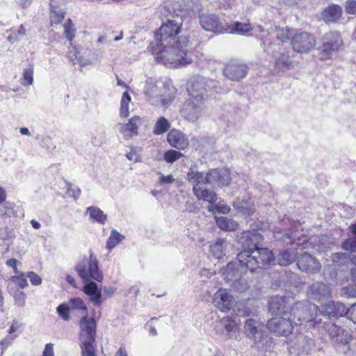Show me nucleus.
<instances>
[{
  "label": "nucleus",
  "instance_id": "f257e3e1",
  "mask_svg": "<svg viewBox=\"0 0 356 356\" xmlns=\"http://www.w3.org/2000/svg\"><path fill=\"white\" fill-rule=\"evenodd\" d=\"M286 299L275 296L269 301V311L276 316L268 321L267 327L278 335H288L293 330V325L312 321L317 314L318 307L311 302H297L287 310Z\"/></svg>",
  "mask_w": 356,
  "mask_h": 356
},
{
  "label": "nucleus",
  "instance_id": "f03ea898",
  "mask_svg": "<svg viewBox=\"0 0 356 356\" xmlns=\"http://www.w3.org/2000/svg\"><path fill=\"white\" fill-rule=\"evenodd\" d=\"M149 49L158 63L169 67H178L193 62L189 41L186 38L168 44H149Z\"/></svg>",
  "mask_w": 356,
  "mask_h": 356
},
{
  "label": "nucleus",
  "instance_id": "7ed1b4c3",
  "mask_svg": "<svg viewBox=\"0 0 356 356\" xmlns=\"http://www.w3.org/2000/svg\"><path fill=\"white\" fill-rule=\"evenodd\" d=\"M241 239L245 240L248 245H253L237 255L238 262L242 267L249 268L253 272L257 268H265L274 261L273 252L268 248H258V243L263 240V236L257 231H246L243 233Z\"/></svg>",
  "mask_w": 356,
  "mask_h": 356
},
{
  "label": "nucleus",
  "instance_id": "20e7f679",
  "mask_svg": "<svg viewBox=\"0 0 356 356\" xmlns=\"http://www.w3.org/2000/svg\"><path fill=\"white\" fill-rule=\"evenodd\" d=\"M89 257H83L82 260L77 263L75 270L84 282H88L90 279L97 282L103 280V274L99 267L97 257L92 250H89Z\"/></svg>",
  "mask_w": 356,
  "mask_h": 356
},
{
  "label": "nucleus",
  "instance_id": "39448f33",
  "mask_svg": "<svg viewBox=\"0 0 356 356\" xmlns=\"http://www.w3.org/2000/svg\"><path fill=\"white\" fill-rule=\"evenodd\" d=\"M273 33L278 42L277 43H273L271 42L273 36H271L270 33L266 35L263 34L261 36L262 42L261 46L264 51L268 54L280 52L282 50V48L285 49L284 47V44L288 43L292 34L291 30L288 27L277 28Z\"/></svg>",
  "mask_w": 356,
  "mask_h": 356
},
{
  "label": "nucleus",
  "instance_id": "423d86ee",
  "mask_svg": "<svg viewBox=\"0 0 356 356\" xmlns=\"http://www.w3.org/2000/svg\"><path fill=\"white\" fill-rule=\"evenodd\" d=\"M319 58L322 60L332 59L342 48L343 40L337 32L325 34L322 39Z\"/></svg>",
  "mask_w": 356,
  "mask_h": 356
},
{
  "label": "nucleus",
  "instance_id": "0eeeda50",
  "mask_svg": "<svg viewBox=\"0 0 356 356\" xmlns=\"http://www.w3.org/2000/svg\"><path fill=\"white\" fill-rule=\"evenodd\" d=\"M181 26L175 20H168L155 33V40L150 44H168L180 39L177 35L180 33Z\"/></svg>",
  "mask_w": 356,
  "mask_h": 356
},
{
  "label": "nucleus",
  "instance_id": "6e6552de",
  "mask_svg": "<svg viewBox=\"0 0 356 356\" xmlns=\"http://www.w3.org/2000/svg\"><path fill=\"white\" fill-rule=\"evenodd\" d=\"M204 108V98L189 97L180 109V114L188 122H195L202 117Z\"/></svg>",
  "mask_w": 356,
  "mask_h": 356
},
{
  "label": "nucleus",
  "instance_id": "1a4fd4ad",
  "mask_svg": "<svg viewBox=\"0 0 356 356\" xmlns=\"http://www.w3.org/2000/svg\"><path fill=\"white\" fill-rule=\"evenodd\" d=\"M245 268L238 262L229 263L222 273L225 280L232 282L234 289L240 293L245 291L249 287L242 278V273Z\"/></svg>",
  "mask_w": 356,
  "mask_h": 356
},
{
  "label": "nucleus",
  "instance_id": "9d476101",
  "mask_svg": "<svg viewBox=\"0 0 356 356\" xmlns=\"http://www.w3.org/2000/svg\"><path fill=\"white\" fill-rule=\"evenodd\" d=\"M230 181V172L227 169H212L207 172V184L213 187L228 186Z\"/></svg>",
  "mask_w": 356,
  "mask_h": 356
},
{
  "label": "nucleus",
  "instance_id": "9b49d317",
  "mask_svg": "<svg viewBox=\"0 0 356 356\" xmlns=\"http://www.w3.org/2000/svg\"><path fill=\"white\" fill-rule=\"evenodd\" d=\"M97 323L94 318L83 316L79 321L80 341H95Z\"/></svg>",
  "mask_w": 356,
  "mask_h": 356
},
{
  "label": "nucleus",
  "instance_id": "f8f14e48",
  "mask_svg": "<svg viewBox=\"0 0 356 356\" xmlns=\"http://www.w3.org/2000/svg\"><path fill=\"white\" fill-rule=\"evenodd\" d=\"M234 302V297L227 289L220 288L213 295L214 306L221 312L229 311Z\"/></svg>",
  "mask_w": 356,
  "mask_h": 356
},
{
  "label": "nucleus",
  "instance_id": "ddd939ff",
  "mask_svg": "<svg viewBox=\"0 0 356 356\" xmlns=\"http://www.w3.org/2000/svg\"><path fill=\"white\" fill-rule=\"evenodd\" d=\"M314 46V37L306 32L296 34L293 38L292 47L297 52H307Z\"/></svg>",
  "mask_w": 356,
  "mask_h": 356
},
{
  "label": "nucleus",
  "instance_id": "4468645a",
  "mask_svg": "<svg viewBox=\"0 0 356 356\" xmlns=\"http://www.w3.org/2000/svg\"><path fill=\"white\" fill-rule=\"evenodd\" d=\"M83 54V49L81 47L73 46L72 43H70L67 56L74 65L86 67L94 64L97 60V58L86 57Z\"/></svg>",
  "mask_w": 356,
  "mask_h": 356
},
{
  "label": "nucleus",
  "instance_id": "2eb2a0df",
  "mask_svg": "<svg viewBox=\"0 0 356 356\" xmlns=\"http://www.w3.org/2000/svg\"><path fill=\"white\" fill-rule=\"evenodd\" d=\"M208 86L205 78L201 76L193 78L188 83L187 91L189 97L204 98Z\"/></svg>",
  "mask_w": 356,
  "mask_h": 356
},
{
  "label": "nucleus",
  "instance_id": "dca6fc26",
  "mask_svg": "<svg viewBox=\"0 0 356 356\" xmlns=\"http://www.w3.org/2000/svg\"><path fill=\"white\" fill-rule=\"evenodd\" d=\"M248 67L241 63L233 61L227 65L224 70V74L232 81H239L248 74Z\"/></svg>",
  "mask_w": 356,
  "mask_h": 356
},
{
  "label": "nucleus",
  "instance_id": "f3484780",
  "mask_svg": "<svg viewBox=\"0 0 356 356\" xmlns=\"http://www.w3.org/2000/svg\"><path fill=\"white\" fill-rule=\"evenodd\" d=\"M167 141L173 147L184 150L189 146V140L186 135L180 130L171 129L167 135Z\"/></svg>",
  "mask_w": 356,
  "mask_h": 356
},
{
  "label": "nucleus",
  "instance_id": "a211bd4d",
  "mask_svg": "<svg viewBox=\"0 0 356 356\" xmlns=\"http://www.w3.org/2000/svg\"><path fill=\"white\" fill-rule=\"evenodd\" d=\"M143 123V120L138 115L133 116L127 123L120 124L119 127L120 132L123 135L126 140L131 138L138 135V129Z\"/></svg>",
  "mask_w": 356,
  "mask_h": 356
},
{
  "label": "nucleus",
  "instance_id": "6ab92c4d",
  "mask_svg": "<svg viewBox=\"0 0 356 356\" xmlns=\"http://www.w3.org/2000/svg\"><path fill=\"white\" fill-rule=\"evenodd\" d=\"M298 267L302 271L316 273L321 269V264L315 258L309 254L305 252L298 259Z\"/></svg>",
  "mask_w": 356,
  "mask_h": 356
},
{
  "label": "nucleus",
  "instance_id": "aec40b11",
  "mask_svg": "<svg viewBox=\"0 0 356 356\" xmlns=\"http://www.w3.org/2000/svg\"><path fill=\"white\" fill-rule=\"evenodd\" d=\"M323 314L329 318L341 317L348 314L346 305L340 302L330 301L323 306Z\"/></svg>",
  "mask_w": 356,
  "mask_h": 356
},
{
  "label": "nucleus",
  "instance_id": "412c9836",
  "mask_svg": "<svg viewBox=\"0 0 356 356\" xmlns=\"http://www.w3.org/2000/svg\"><path fill=\"white\" fill-rule=\"evenodd\" d=\"M263 327L264 324L261 321L250 318L245 322L244 332L248 338L257 340L261 338Z\"/></svg>",
  "mask_w": 356,
  "mask_h": 356
},
{
  "label": "nucleus",
  "instance_id": "4be33fe9",
  "mask_svg": "<svg viewBox=\"0 0 356 356\" xmlns=\"http://www.w3.org/2000/svg\"><path fill=\"white\" fill-rule=\"evenodd\" d=\"M307 294L312 299L321 300L329 298L331 292L328 285L322 282H316L309 286Z\"/></svg>",
  "mask_w": 356,
  "mask_h": 356
},
{
  "label": "nucleus",
  "instance_id": "5701e85b",
  "mask_svg": "<svg viewBox=\"0 0 356 356\" xmlns=\"http://www.w3.org/2000/svg\"><path fill=\"white\" fill-rule=\"evenodd\" d=\"M252 29L249 22H232L226 24L224 31L229 34L246 35Z\"/></svg>",
  "mask_w": 356,
  "mask_h": 356
},
{
  "label": "nucleus",
  "instance_id": "b1692460",
  "mask_svg": "<svg viewBox=\"0 0 356 356\" xmlns=\"http://www.w3.org/2000/svg\"><path fill=\"white\" fill-rule=\"evenodd\" d=\"M144 93L147 96L148 101L150 102L152 104L159 105V104H161L162 105L165 106L167 104L158 97L157 86L151 79H147L145 82Z\"/></svg>",
  "mask_w": 356,
  "mask_h": 356
},
{
  "label": "nucleus",
  "instance_id": "393cba45",
  "mask_svg": "<svg viewBox=\"0 0 356 356\" xmlns=\"http://www.w3.org/2000/svg\"><path fill=\"white\" fill-rule=\"evenodd\" d=\"M329 335L336 339V341L341 343H348L352 339V335L348 330H344L334 324L327 329Z\"/></svg>",
  "mask_w": 356,
  "mask_h": 356
},
{
  "label": "nucleus",
  "instance_id": "a878e982",
  "mask_svg": "<svg viewBox=\"0 0 356 356\" xmlns=\"http://www.w3.org/2000/svg\"><path fill=\"white\" fill-rule=\"evenodd\" d=\"M201 26L207 31L216 33H223V31L219 27V20L214 15H202L200 17Z\"/></svg>",
  "mask_w": 356,
  "mask_h": 356
},
{
  "label": "nucleus",
  "instance_id": "bb28decb",
  "mask_svg": "<svg viewBox=\"0 0 356 356\" xmlns=\"http://www.w3.org/2000/svg\"><path fill=\"white\" fill-rule=\"evenodd\" d=\"M193 193L197 199L207 202L210 204L216 202L218 199V195L213 191L203 186L193 187Z\"/></svg>",
  "mask_w": 356,
  "mask_h": 356
},
{
  "label": "nucleus",
  "instance_id": "cd10ccee",
  "mask_svg": "<svg viewBox=\"0 0 356 356\" xmlns=\"http://www.w3.org/2000/svg\"><path fill=\"white\" fill-rule=\"evenodd\" d=\"M341 8L338 5L333 4L323 10L322 17L326 22H335L341 18Z\"/></svg>",
  "mask_w": 356,
  "mask_h": 356
},
{
  "label": "nucleus",
  "instance_id": "c85d7f7f",
  "mask_svg": "<svg viewBox=\"0 0 356 356\" xmlns=\"http://www.w3.org/2000/svg\"><path fill=\"white\" fill-rule=\"evenodd\" d=\"M186 179L193 187H200V185L207 184V173L190 168L186 175Z\"/></svg>",
  "mask_w": 356,
  "mask_h": 356
},
{
  "label": "nucleus",
  "instance_id": "c756f323",
  "mask_svg": "<svg viewBox=\"0 0 356 356\" xmlns=\"http://www.w3.org/2000/svg\"><path fill=\"white\" fill-rule=\"evenodd\" d=\"M282 48L280 52L271 54L275 58V65L280 70L289 69L291 66L289 52H285Z\"/></svg>",
  "mask_w": 356,
  "mask_h": 356
},
{
  "label": "nucleus",
  "instance_id": "7c9ffc66",
  "mask_svg": "<svg viewBox=\"0 0 356 356\" xmlns=\"http://www.w3.org/2000/svg\"><path fill=\"white\" fill-rule=\"evenodd\" d=\"M297 251L294 248H290L280 251L277 256V261L280 266H288L294 261L297 256Z\"/></svg>",
  "mask_w": 356,
  "mask_h": 356
},
{
  "label": "nucleus",
  "instance_id": "2f4dec72",
  "mask_svg": "<svg viewBox=\"0 0 356 356\" xmlns=\"http://www.w3.org/2000/svg\"><path fill=\"white\" fill-rule=\"evenodd\" d=\"M218 227L224 231L232 232L238 227V223L232 218L220 216L216 218Z\"/></svg>",
  "mask_w": 356,
  "mask_h": 356
},
{
  "label": "nucleus",
  "instance_id": "473e14b6",
  "mask_svg": "<svg viewBox=\"0 0 356 356\" xmlns=\"http://www.w3.org/2000/svg\"><path fill=\"white\" fill-rule=\"evenodd\" d=\"M86 213L89 215L91 220L102 225H104L107 219V216L97 207L91 206L88 207Z\"/></svg>",
  "mask_w": 356,
  "mask_h": 356
},
{
  "label": "nucleus",
  "instance_id": "72a5a7b5",
  "mask_svg": "<svg viewBox=\"0 0 356 356\" xmlns=\"http://www.w3.org/2000/svg\"><path fill=\"white\" fill-rule=\"evenodd\" d=\"M225 240L218 238L210 245V252L215 258L220 259L225 255Z\"/></svg>",
  "mask_w": 356,
  "mask_h": 356
},
{
  "label": "nucleus",
  "instance_id": "f704fd0d",
  "mask_svg": "<svg viewBox=\"0 0 356 356\" xmlns=\"http://www.w3.org/2000/svg\"><path fill=\"white\" fill-rule=\"evenodd\" d=\"M233 207L243 215L251 216L255 211L254 204L245 200L234 202Z\"/></svg>",
  "mask_w": 356,
  "mask_h": 356
},
{
  "label": "nucleus",
  "instance_id": "c9c22d12",
  "mask_svg": "<svg viewBox=\"0 0 356 356\" xmlns=\"http://www.w3.org/2000/svg\"><path fill=\"white\" fill-rule=\"evenodd\" d=\"M27 286L28 282L26 279V275L24 274H19V275H14L10 278L8 289H20Z\"/></svg>",
  "mask_w": 356,
  "mask_h": 356
},
{
  "label": "nucleus",
  "instance_id": "e433bc0d",
  "mask_svg": "<svg viewBox=\"0 0 356 356\" xmlns=\"http://www.w3.org/2000/svg\"><path fill=\"white\" fill-rule=\"evenodd\" d=\"M71 310L80 312L83 316L88 315V307L85 302L80 298H72L67 302Z\"/></svg>",
  "mask_w": 356,
  "mask_h": 356
},
{
  "label": "nucleus",
  "instance_id": "4c0bfd02",
  "mask_svg": "<svg viewBox=\"0 0 356 356\" xmlns=\"http://www.w3.org/2000/svg\"><path fill=\"white\" fill-rule=\"evenodd\" d=\"M170 128V123L168 119L163 116L159 117L156 121L154 127L153 133L155 135H161L167 132Z\"/></svg>",
  "mask_w": 356,
  "mask_h": 356
},
{
  "label": "nucleus",
  "instance_id": "58836bf2",
  "mask_svg": "<svg viewBox=\"0 0 356 356\" xmlns=\"http://www.w3.org/2000/svg\"><path fill=\"white\" fill-rule=\"evenodd\" d=\"M124 236L120 234L118 231L113 229L106 242V248L112 250L117 245H118L123 239Z\"/></svg>",
  "mask_w": 356,
  "mask_h": 356
},
{
  "label": "nucleus",
  "instance_id": "ea45409f",
  "mask_svg": "<svg viewBox=\"0 0 356 356\" xmlns=\"http://www.w3.org/2000/svg\"><path fill=\"white\" fill-rule=\"evenodd\" d=\"M207 210L214 213L215 212L227 214L230 211V207L224 201H219L218 203H212L207 207Z\"/></svg>",
  "mask_w": 356,
  "mask_h": 356
},
{
  "label": "nucleus",
  "instance_id": "a19ab883",
  "mask_svg": "<svg viewBox=\"0 0 356 356\" xmlns=\"http://www.w3.org/2000/svg\"><path fill=\"white\" fill-rule=\"evenodd\" d=\"M131 100V96L127 92H124L120 101V115L122 118H127L129 115V105Z\"/></svg>",
  "mask_w": 356,
  "mask_h": 356
},
{
  "label": "nucleus",
  "instance_id": "79ce46f5",
  "mask_svg": "<svg viewBox=\"0 0 356 356\" xmlns=\"http://www.w3.org/2000/svg\"><path fill=\"white\" fill-rule=\"evenodd\" d=\"M8 292L13 297L15 303L18 307H24L26 303V293L20 289H8Z\"/></svg>",
  "mask_w": 356,
  "mask_h": 356
},
{
  "label": "nucleus",
  "instance_id": "37998d69",
  "mask_svg": "<svg viewBox=\"0 0 356 356\" xmlns=\"http://www.w3.org/2000/svg\"><path fill=\"white\" fill-rule=\"evenodd\" d=\"M95 341H81V356H96L93 346Z\"/></svg>",
  "mask_w": 356,
  "mask_h": 356
},
{
  "label": "nucleus",
  "instance_id": "c03bdc74",
  "mask_svg": "<svg viewBox=\"0 0 356 356\" xmlns=\"http://www.w3.org/2000/svg\"><path fill=\"white\" fill-rule=\"evenodd\" d=\"M33 81V67L29 65L24 70L22 77L21 78V83L24 86H31Z\"/></svg>",
  "mask_w": 356,
  "mask_h": 356
},
{
  "label": "nucleus",
  "instance_id": "a18cd8bd",
  "mask_svg": "<svg viewBox=\"0 0 356 356\" xmlns=\"http://www.w3.org/2000/svg\"><path fill=\"white\" fill-rule=\"evenodd\" d=\"M70 311H71V309L67 302L62 303L56 307L57 314L60 318L65 321H68L70 319Z\"/></svg>",
  "mask_w": 356,
  "mask_h": 356
},
{
  "label": "nucleus",
  "instance_id": "49530a36",
  "mask_svg": "<svg viewBox=\"0 0 356 356\" xmlns=\"http://www.w3.org/2000/svg\"><path fill=\"white\" fill-rule=\"evenodd\" d=\"M64 33L65 38L70 41V43H72V39L75 36V29L70 19H68L63 25Z\"/></svg>",
  "mask_w": 356,
  "mask_h": 356
},
{
  "label": "nucleus",
  "instance_id": "de8ad7c7",
  "mask_svg": "<svg viewBox=\"0 0 356 356\" xmlns=\"http://www.w3.org/2000/svg\"><path fill=\"white\" fill-rule=\"evenodd\" d=\"M184 154L180 152L175 149H170L164 154V160L168 163H172L182 157Z\"/></svg>",
  "mask_w": 356,
  "mask_h": 356
},
{
  "label": "nucleus",
  "instance_id": "09e8293b",
  "mask_svg": "<svg viewBox=\"0 0 356 356\" xmlns=\"http://www.w3.org/2000/svg\"><path fill=\"white\" fill-rule=\"evenodd\" d=\"M140 149L132 147L130 149V151L126 154V157L128 160L131 161H134L135 163L140 161Z\"/></svg>",
  "mask_w": 356,
  "mask_h": 356
},
{
  "label": "nucleus",
  "instance_id": "8fccbe9b",
  "mask_svg": "<svg viewBox=\"0 0 356 356\" xmlns=\"http://www.w3.org/2000/svg\"><path fill=\"white\" fill-rule=\"evenodd\" d=\"M221 323L224 325L228 332H234L237 326V323L231 317L226 316L221 319Z\"/></svg>",
  "mask_w": 356,
  "mask_h": 356
},
{
  "label": "nucleus",
  "instance_id": "3c124183",
  "mask_svg": "<svg viewBox=\"0 0 356 356\" xmlns=\"http://www.w3.org/2000/svg\"><path fill=\"white\" fill-rule=\"evenodd\" d=\"M64 13L61 10H53L50 13V19L51 24H58L63 22L65 18Z\"/></svg>",
  "mask_w": 356,
  "mask_h": 356
},
{
  "label": "nucleus",
  "instance_id": "603ef678",
  "mask_svg": "<svg viewBox=\"0 0 356 356\" xmlns=\"http://www.w3.org/2000/svg\"><path fill=\"white\" fill-rule=\"evenodd\" d=\"M343 250L350 252H356V238L346 239L342 243Z\"/></svg>",
  "mask_w": 356,
  "mask_h": 356
},
{
  "label": "nucleus",
  "instance_id": "864d4df0",
  "mask_svg": "<svg viewBox=\"0 0 356 356\" xmlns=\"http://www.w3.org/2000/svg\"><path fill=\"white\" fill-rule=\"evenodd\" d=\"M83 292L88 296H93L95 293L98 292L97 285L94 282H89L83 289Z\"/></svg>",
  "mask_w": 356,
  "mask_h": 356
},
{
  "label": "nucleus",
  "instance_id": "5fc2aeb1",
  "mask_svg": "<svg viewBox=\"0 0 356 356\" xmlns=\"http://www.w3.org/2000/svg\"><path fill=\"white\" fill-rule=\"evenodd\" d=\"M156 320H157L156 317L152 318L145 325V328L148 330L149 334L152 337H156L158 335L155 325L153 323V321Z\"/></svg>",
  "mask_w": 356,
  "mask_h": 356
},
{
  "label": "nucleus",
  "instance_id": "6e6d98bb",
  "mask_svg": "<svg viewBox=\"0 0 356 356\" xmlns=\"http://www.w3.org/2000/svg\"><path fill=\"white\" fill-rule=\"evenodd\" d=\"M27 277L29 278L30 282L33 285L38 286L42 283V278L33 271L29 272Z\"/></svg>",
  "mask_w": 356,
  "mask_h": 356
},
{
  "label": "nucleus",
  "instance_id": "4d7b16f0",
  "mask_svg": "<svg viewBox=\"0 0 356 356\" xmlns=\"http://www.w3.org/2000/svg\"><path fill=\"white\" fill-rule=\"evenodd\" d=\"M346 10L348 13L355 14L356 13V1L348 0L346 4Z\"/></svg>",
  "mask_w": 356,
  "mask_h": 356
},
{
  "label": "nucleus",
  "instance_id": "13d9d810",
  "mask_svg": "<svg viewBox=\"0 0 356 356\" xmlns=\"http://www.w3.org/2000/svg\"><path fill=\"white\" fill-rule=\"evenodd\" d=\"M298 341L302 343H303L305 341H306V345L305 346V343L302 346H300V349L302 352L307 351L309 350L311 347V346L313 345V341L312 339L306 340V338L304 337L302 335L299 336Z\"/></svg>",
  "mask_w": 356,
  "mask_h": 356
},
{
  "label": "nucleus",
  "instance_id": "bf43d9fd",
  "mask_svg": "<svg viewBox=\"0 0 356 356\" xmlns=\"http://www.w3.org/2000/svg\"><path fill=\"white\" fill-rule=\"evenodd\" d=\"M90 301L95 306H100L102 305V293L100 291H98L93 294V296H89Z\"/></svg>",
  "mask_w": 356,
  "mask_h": 356
},
{
  "label": "nucleus",
  "instance_id": "052dcab7",
  "mask_svg": "<svg viewBox=\"0 0 356 356\" xmlns=\"http://www.w3.org/2000/svg\"><path fill=\"white\" fill-rule=\"evenodd\" d=\"M54 343H49L44 346L42 356H54Z\"/></svg>",
  "mask_w": 356,
  "mask_h": 356
},
{
  "label": "nucleus",
  "instance_id": "680f3d73",
  "mask_svg": "<svg viewBox=\"0 0 356 356\" xmlns=\"http://www.w3.org/2000/svg\"><path fill=\"white\" fill-rule=\"evenodd\" d=\"M175 181V179L172 175H164L161 174V177L159 179V183L161 184H172Z\"/></svg>",
  "mask_w": 356,
  "mask_h": 356
},
{
  "label": "nucleus",
  "instance_id": "e2e57ef3",
  "mask_svg": "<svg viewBox=\"0 0 356 356\" xmlns=\"http://www.w3.org/2000/svg\"><path fill=\"white\" fill-rule=\"evenodd\" d=\"M256 313L257 309H251L249 307H245L243 310H238V315L241 316H254Z\"/></svg>",
  "mask_w": 356,
  "mask_h": 356
},
{
  "label": "nucleus",
  "instance_id": "0e129e2a",
  "mask_svg": "<svg viewBox=\"0 0 356 356\" xmlns=\"http://www.w3.org/2000/svg\"><path fill=\"white\" fill-rule=\"evenodd\" d=\"M348 318L356 324V304L353 305L350 308L348 309Z\"/></svg>",
  "mask_w": 356,
  "mask_h": 356
},
{
  "label": "nucleus",
  "instance_id": "69168bd1",
  "mask_svg": "<svg viewBox=\"0 0 356 356\" xmlns=\"http://www.w3.org/2000/svg\"><path fill=\"white\" fill-rule=\"evenodd\" d=\"M347 258L345 253H334L332 254V260L335 263H339Z\"/></svg>",
  "mask_w": 356,
  "mask_h": 356
},
{
  "label": "nucleus",
  "instance_id": "338daca9",
  "mask_svg": "<svg viewBox=\"0 0 356 356\" xmlns=\"http://www.w3.org/2000/svg\"><path fill=\"white\" fill-rule=\"evenodd\" d=\"M68 194L74 198H78L79 196L81 194V190L79 188H76V189L69 188L68 189Z\"/></svg>",
  "mask_w": 356,
  "mask_h": 356
},
{
  "label": "nucleus",
  "instance_id": "774afa93",
  "mask_svg": "<svg viewBox=\"0 0 356 356\" xmlns=\"http://www.w3.org/2000/svg\"><path fill=\"white\" fill-rule=\"evenodd\" d=\"M10 344V341L8 339H3L0 341V356L3 354V350L8 347V346Z\"/></svg>",
  "mask_w": 356,
  "mask_h": 356
}]
</instances>
